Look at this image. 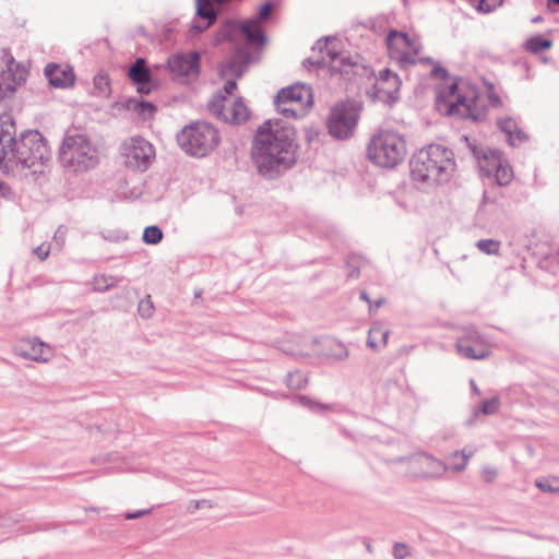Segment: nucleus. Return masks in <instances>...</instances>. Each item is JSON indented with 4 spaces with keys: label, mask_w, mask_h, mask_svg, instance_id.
I'll list each match as a JSON object with an SVG mask.
<instances>
[{
    "label": "nucleus",
    "mask_w": 559,
    "mask_h": 559,
    "mask_svg": "<svg viewBox=\"0 0 559 559\" xmlns=\"http://www.w3.org/2000/svg\"><path fill=\"white\" fill-rule=\"evenodd\" d=\"M503 0H478L476 10L481 13H489L502 4Z\"/></svg>",
    "instance_id": "37"
},
{
    "label": "nucleus",
    "mask_w": 559,
    "mask_h": 559,
    "mask_svg": "<svg viewBox=\"0 0 559 559\" xmlns=\"http://www.w3.org/2000/svg\"><path fill=\"white\" fill-rule=\"evenodd\" d=\"M469 2L476 8L478 0H469Z\"/></svg>",
    "instance_id": "48"
},
{
    "label": "nucleus",
    "mask_w": 559,
    "mask_h": 559,
    "mask_svg": "<svg viewBox=\"0 0 559 559\" xmlns=\"http://www.w3.org/2000/svg\"><path fill=\"white\" fill-rule=\"evenodd\" d=\"M236 26L237 25L235 23H227L226 25H224L219 33L217 34L216 43L229 38L231 32L235 29Z\"/></svg>",
    "instance_id": "39"
},
{
    "label": "nucleus",
    "mask_w": 559,
    "mask_h": 559,
    "mask_svg": "<svg viewBox=\"0 0 559 559\" xmlns=\"http://www.w3.org/2000/svg\"><path fill=\"white\" fill-rule=\"evenodd\" d=\"M550 1L554 2V3L559 4V0H550Z\"/></svg>",
    "instance_id": "49"
},
{
    "label": "nucleus",
    "mask_w": 559,
    "mask_h": 559,
    "mask_svg": "<svg viewBox=\"0 0 559 559\" xmlns=\"http://www.w3.org/2000/svg\"><path fill=\"white\" fill-rule=\"evenodd\" d=\"M389 56L401 67L414 64L420 58L423 45L416 35L392 31L386 36Z\"/></svg>",
    "instance_id": "11"
},
{
    "label": "nucleus",
    "mask_w": 559,
    "mask_h": 559,
    "mask_svg": "<svg viewBox=\"0 0 559 559\" xmlns=\"http://www.w3.org/2000/svg\"><path fill=\"white\" fill-rule=\"evenodd\" d=\"M359 114L360 108L353 102L336 103L326 118L329 133L336 139H348L357 127Z\"/></svg>",
    "instance_id": "10"
},
{
    "label": "nucleus",
    "mask_w": 559,
    "mask_h": 559,
    "mask_svg": "<svg viewBox=\"0 0 559 559\" xmlns=\"http://www.w3.org/2000/svg\"><path fill=\"white\" fill-rule=\"evenodd\" d=\"M500 241L495 239H480L477 241L476 247L486 254L499 255Z\"/></svg>",
    "instance_id": "33"
},
{
    "label": "nucleus",
    "mask_w": 559,
    "mask_h": 559,
    "mask_svg": "<svg viewBox=\"0 0 559 559\" xmlns=\"http://www.w3.org/2000/svg\"><path fill=\"white\" fill-rule=\"evenodd\" d=\"M26 76L27 69L9 50L0 51V103L13 98Z\"/></svg>",
    "instance_id": "12"
},
{
    "label": "nucleus",
    "mask_w": 559,
    "mask_h": 559,
    "mask_svg": "<svg viewBox=\"0 0 559 559\" xmlns=\"http://www.w3.org/2000/svg\"><path fill=\"white\" fill-rule=\"evenodd\" d=\"M163 239V231L157 226H148L143 231V241L148 245H156Z\"/></svg>",
    "instance_id": "35"
},
{
    "label": "nucleus",
    "mask_w": 559,
    "mask_h": 559,
    "mask_svg": "<svg viewBox=\"0 0 559 559\" xmlns=\"http://www.w3.org/2000/svg\"><path fill=\"white\" fill-rule=\"evenodd\" d=\"M115 285V278L109 275H96L92 282L93 289L104 292Z\"/></svg>",
    "instance_id": "36"
},
{
    "label": "nucleus",
    "mask_w": 559,
    "mask_h": 559,
    "mask_svg": "<svg viewBox=\"0 0 559 559\" xmlns=\"http://www.w3.org/2000/svg\"><path fill=\"white\" fill-rule=\"evenodd\" d=\"M34 252L43 261L49 255L50 247L47 243H41L34 250Z\"/></svg>",
    "instance_id": "42"
},
{
    "label": "nucleus",
    "mask_w": 559,
    "mask_h": 559,
    "mask_svg": "<svg viewBox=\"0 0 559 559\" xmlns=\"http://www.w3.org/2000/svg\"><path fill=\"white\" fill-rule=\"evenodd\" d=\"M45 75L55 87L67 88L74 84L75 74L71 66L49 63L45 68Z\"/></svg>",
    "instance_id": "21"
},
{
    "label": "nucleus",
    "mask_w": 559,
    "mask_h": 559,
    "mask_svg": "<svg viewBox=\"0 0 559 559\" xmlns=\"http://www.w3.org/2000/svg\"><path fill=\"white\" fill-rule=\"evenodd\" d=\"M400 85L399 76L389 69H384L380 71L379 78L376 80V95L384 102L394 100L400 91Z\"/></svg>",
    "instance_id": "20"
},
{
    "label": "nucleus",
    "mask_w": 559,
    "mask_h": 559,
    "mask_svg": "<svg viewBox=\"0 0 559 559\" xmlns=\"http://www.w3.org/2000/svg\"><path fill=\"white\" fill-rule=\"evenodd\" d=\"M7 190H8V189H7L5 185L0 180V192H1L2 194H5V191H7Z\"/></svg>",
    "instance_id": "47"
},
{
    "label": "nucleus",
    "mask_w": 559,
    "mask_h": 559,
    "mask_svg": "<svg viewBox=\"0 0 559 559\" xmlns=\"http://www.w3.org/2000/svg\"><path fill=\"white\" fill-rule=\"evenodd\" d=\"M15 122L10 115L0 116V162L4 160L15 141Z\"/></svg>",
    "instance_id": "22"
},
{
    "label": "nucleus",
    "mask_w": 559,
    "mask_h": 559,
    "mask_svg": "<svg viewBox=\"0 0 559 559\" xmlns=\"http://www.w3.org/2000/svg\"><path fill=\"white\" fill-rule=\"evenodd\" d=\"M272 12L271 3H263L259 9V15L255 19L245 20L238 24L240 31L246 36L250 44L255 46H263L266 41V37L262 29L261 22L265 21Z\"/></svg>",
    "instance_id": "17"
},
{
    "label": "nucleus",
    "mask_w": 559,
    "mask_h": 559,
    "mask_svg": "<svg viewBox=\"0 0 559 559\" xmlns=\"http://www.w3.org/2000/svg\"><path fill=\"white\" fill-rule=\"evenodd\" d=\"M300 338H296V345H299Z\"/></svg>",
    "instance_id": "50"
},
{
    "label": "nucleus",
    "mask_w": 559,
    "mask_h": 559,
    "mask_svg": "<svg viewBox=\"0 0 559 559\" xmlns=\"http://www.w3.org/2000/svg\"><path fill=\"white\" fill-rule=\"evenodd\" d=\"M121 156L127 168L143 171L155 158V150L145 139L132 136L122 143Z\"/></svg>",
    "instance_id": "14"
},
{
    "label": "nucleus",
    "mask_w": 559,
    "mask_h": 559,
    "mask_svg": "<svg viewBox=\"0 0 559 559\" xmlns=\"http://www.w3.org/2000/svg\"><path fill=\"white\" fill-rule=\"evenodd\" d=\"M283 349L285 352H288V353L293 354V355H306L307 354L306 350H304L302 348H300L298 346L297 347H293V346H288V345L284 344L283 345Z\"/></svg>",
    "instance_id": "46"
},
{
    "label": "nucleus",
    "mask_w": 559,
    "mask_h": 559,
    "mask_svg": "<svg viewBox=\"0 0 559 559\" xmlns=\"http://www.w3.org/2000/svg\"><path fill=\"white\" fill-rule=\"evenodd\" d=\"M459 354L468 359H483L489 355L487 342L475 330H466L457 340Z\"/></svg>",
    "instance_id": "16"
},
{
    "label": "nucleus",
    "mask_w": 559,
    "mask_h": 559,
    "mask_svg": "<svg viewBox=\"0 0 559 559\" xmlns=\"http://www.w3.org/2000/svg\"><path fill=\"white\" fill-rule=\"evenodd\" d=\"M503 160V157L500 152L489 151L484 153L481 156H478V166L480 170L487 176L491 177L496 171L497 167H499L500 163Z\"/></svg>",
    "instance_id": "24"
},
{
    "label": "nucleus",
    "mask_w": 559,
    "mask_h": 559,
    "mask_svg": "<svg viewBox=\"0 0 559 559\" xmlns=\"http://www.w3.org/2000/svg\"><path fill=\"white\" fill-rule=\"evenodd\" d=\"M319 62L332 72L347 74L358 67L357 60L343 49L342 43L337 39H326L324 44H319Z\"/></svg>",
    "instance_id": "13"
},
{
    "label": "nucleus",
    "mask_w": 559,
    "mask_h": 559,
    "mask_svg": "<svg viewBox=\"0 0 559 559\" xmlns=\"http://www.w3.org/2000/svg\"><path fill=\"white\" fill-rule=\"evenodd\" d=\"M313 104L311 88L304 84H295L282 88L275 98V106L282 115L300 118L307 114Z\"/></svg>",
    "instance_id": "9"
},
{
    "label": "nucleus",
    "mask_w": 559,
    "mask_h": 559,
    "mask_svg": "<svg viewBox=\"0 0 559 559\" xmlns=\"http://www.w3.org/2000/svg\"><path fill=\"white\" fill-rule=\"evenodd\" d=\"M408 468L414 476L433 477L441 475L447 467L440 461L431 456L420 454L409 460Z\"/></svg>",
    "instance_id": "19"
},
{
    "label": "nucleus",
    "mask_w": 559,
    "mask_h": 559,
    "mask_svg": "<svg viewBox=\"0 0 559 559\" xmlns=\"http://www.w3.org/2000/svg\"><path fill=\"white\" fill-rule=\"evenodd\" d=\"M454 168L452 151L435 144L419 150L411 162L414 181L427 187L448 181Z\"/></svg>",
    "instance_id": "3"
},
{
    "label": "nucleus",
    "mask_w": 559,
    "mask_h": 559,
    "mask_svg": "<svg viewBox=\"0 0 559 559\" xmlns=\"http://www.w3.org/2000/svg\"><path fill=\"white\" fill-rule=\"evenodd\" d=\"M246 64L239 57L231 58L219 67V76L225 81V94L217 93L209 103L211 112L226 122L241 123L249 118V109L241 98L233 97L237 80L241 78Z\"/></svg>",
    "instance_id": "2"
},
{
    "label": "nucleus",
    "mask_w": 559,
    "mask_h": 559,
    "mask_svg": "<svg viewBox=\"0 0 559 559\" xmlns=\"http://www.w3.org/2000/svg\"><path fill=\"white\" fill-rule=\"evenodd\" d=\"M551 46V40L543 38L542 36L531 37L525 43V49L533 53H538L543 50L549 49Z\"/></svg>",
    "instance_id": "31"
},
{
    "label": "nucleus",
    "mask_w": 559,
    "mask_h": 559,
    "mask_svg": "<svg viewBox=\"0 0 559 559\" xmlns=\"http://www.w3.org/2000/svg\"><path fill=\"white\" fill-rule=\"evenodd\" d=\"M473 455V451L466 452V450L456 451L448 457V468L454 472L463 471L468 462V459Z\"/></svg>",
    "instance_id": "29"
},
{
    "label": "nucleus",
    "mask_w": 559,
    "mask_h": 559,
    "mask_svg": "<svg viewBox=\"0 0 559 559\" xmlns=\"http://www.w3.org/2000/svg\"><path fill=\"white\" fill-rule=\"evenodd\" d=\"M47 152L43 138L38 132L23 133L14 143L0 167L7 173H14L35 166Z\"/></svg>",
    "instance_id": "5"
},
{
    "label": "nucleus",
    "mask_w": 559,
    "mask_h": 559,
    "mask_svg": "<svg viewBox=\"0 0 559 559\" xmlns=\"http://www.w3.org/2000/svg\"><path fill=\"white\" fill-rule=\"evenodd\" d=\"M497 471L491 467H486L481 471V477L486 483H491L497 477Z\"/></svg>",
    "instance_id": "43"
},
{
    "label": "nucleus",
    "mask_w": 559,
    "mask_h": 559,
    "mask_svg": "<svg viewBox=\"0 0 559 559\" xmlns=\"http://www.w3.org/2000/svg\"><path fill=\"white\" fill-rule=\"evenodd\" d=\"M198 15L207 20L204 25H194L199 32L209 28L216 19V12L213 9L211 0H195Z\"/></svg>",
    "instance_id": "25"
},
{
    "label": "nucleus",
    "mask_w": 559,
    "mask_h": 559,
    "mask_svg": "<svg viewBox=\"0 0 559 559\" xmlns=\"http://www.w3.org/2000/svg\"><path fill=\"white\" fill-rule=\"evenodd\" d=\"M499 407V401L497 399H492L490 401L484 402L481 409L484 414H492Z\"/></svg>",
    "instance_id": "40"
},
{
    "label": "nucleus",
    "mask_w": 559,
    "mask_h": 559,
    "mask_svg": "<svg viewBox=\"0 0 559 559\" xmlns=\"http://www.w3.org/2000/svg\"><path fill=\"white\" fill-rule=\"evenodd\" d=\"M218 130L211 123L198 121L185 127L178 135L180 146L190 155L203 157L219 143Z\"/></svg>",
    "instance_id": "8"
},
{
    "label": "nucleus",
    "mask_w": 559,
    "mask_h": 559,
    "mask_svg": "<svg viewBox=\"0 0 559 559\" xmlns=\"http://www.w3.org/2000/svg\"><path fill=\"white\" fill-rule=\"evenodd\" d=\"M129 78L138 85V92L148 94L152 91L151 72L145 60L140 58L129 70Z\"/></svg>",
    "instance_id": "23"
},
{
    "label": "nucleus",
    "mask_w": 559,
    "mask_h": 559,
    "mask_svg": "<svg viewBox=\"0 0 559 559\" xmlns=\"http://www.w3.org/2000/svg\"><path fill=\"white\" fill-rule=\"evenodd\" d=\"M490 178H493L499 186H506L512 181L513 170L504 158Z\"/></svg>",
    "instance_id": "30"
},
{
    "label": "nucleus",
    "mask_w": 559,
    "mask_h": 559,
    "mask_svg": "<svg viewBox=\"0 0 559 559\" xmlns=\"http://www.w3.org/2000/svg\"><path fill=\"white\" fill-rule=\"evenodd\" d=\"M477 93L465 83H455L440 92L438 107L448 115H457L462 118L477 119Z\"/></svg>",
    "instance_id": "7"
},
{
    "label": "nucleus",
    "mask_w": 559,
    "mask_h": 559,
    "mask_svg": "<svg viewBox=\"0 0 559 559\" xmlns=\"http://www.w3.org/2000/svg\"><path fill=\"white\" fill-rule=\"evenodd\" d=\"M488 98H489L490 104H491L493 107H499V106H501V105H502V100H501V98L496 94V92L493 91L492 85H489V86H488Z\"/></svg>",
    "instance_id": "41"
},
{
    "label": "nucleus",
    "mask_w": 559,
    "mask_h": 559,
    "mask_svg": "<svg viewBox=\"0 0 559 559\" xmlns=\"http://www.w3.org/2000/svg\"><path fill=\"white\" fill-rule=\"evenodd\" d=\"M253 159L259 171L272 175L295 163V131L282 120H267L257 130Z\"/></svg>",
    "instance_id": "1"
},
{
    "label": "nucleus",
    "mask_w": 559,
    "mask_h": 559,
    "mask_svg": "<svg viewBox=\"0 0 559 559\" xmlns=\"http://www.w3.org/2000/svg\"><path fill=\"white\" fill-rule=\"evenodd\" d=\"M500 129L508 135V140L512 145L523 140L524 134L518 128L516 122L511 118L501 119L499 121Z\"/></svg>",
    "instance_id": "28"
},
{
    "label": "nucleus",
    "mask_w": 559,
    "mask_h": 559,
    "mask_svg": "<svg viewBox=\"0 0 559 559\" xmlns=\"http://www.w3.org/2000/svg\"><path fill=\"white\" fill-rule=\"evenodd\" d=\"M60 160L66 168L85 171L98 164V150L83 133H68L60 147Z\"/></svg>",
    "instance_id": "6"
},
{
    "label": "nucleus",
    "mask_w": 559,
    "mask_h": 559,
    "mask_svg": "<svg viewBox=\"0 0 559 559\" xmlns=\"http://www.w3.org/2000/svg\"><path fill=\"white\" fill-rule=\"evenodd\" d=\"M407 154L405 138L394 130H380L367 145L368 159L382 168H393L402 163Z\"/></svg>",
    "instance_id": "4"
},
{
    "label": "nucleus",
    "mask_w": 559,
    "mask_h": 559,
    "mask_svg": "<svg viewBox=\"0 0 559 559\" xmlns=\"http://www.w3.org/2000/svg\"><path fill=\"white\" fill-rule=\"evenodd\" d=\"M537 488L545 492H559V477L558 476H548L535 481Z\"/></svg>",
    "instance_id": "32"
},
{
    "label": "nucleus",
    "mask_w": 559,
    "mask_h": 559,
    "mask_svg": "<svg viewBox=\"0 0 559 559\" xmlns=\"http://www.w3.org/2000/svg\"><path fill=\"white\" fill-rule=\"evenodd\" d=\"M394 556L397 559H403L404 557H406L407 556V547H406V545H403V544L395 545V547H394Z\"/></svg>",
    "instance_id": "44"
},
{
    "label": "nucleus",
    "mask_w": 559,
    "mask_h": 559,
    "mask_svg": "<svg viewBox=\"0 0 559 559\" xmlns=\"http://www.w3.org/2000/svg\"><path fill=\"white\" fill-rule=\"evenodd\" d=\"M128 108L143 120L152 118L156 112V106L144 100H130Z\"/></svg>",
    "instance_id": "27"
},
{
    "label": "nucleus",
    "mask_w": 559,
    "mask_h": 559,
    "mask_svg": "<svg viewBox=\"0 0 559 559\" xmlns=\"http://www.w3.org/2000/svg\"><path fill=\"white\" fill-rule=\"evenodd\" d=\"M171 78L181 83L195 81L201 72V55L198 51L177 52L167 60Z\"/></svg>",
    "instance_id": "15"
},
{
    "label": "nucleus",
    "mask_w": 559,
    "mask_h": 559,
    "mask_svg": "<svg viewBox=\"0 0 559 559\" xmlns=\"http://www.w3.org/2000/svg\"><path fill=\"white\" fill-rule=\"evenodd\" d=\"M94 87L98 95L108 96L110 93V81L108 75L104 73H98L94 76L93 80Z\"/></svg>",
    "instance_id": "34"
},
{
    "label": "nucleus",
    "mask_w": 559,
    "mask_h": 559,
    "mask_svg": "<svg viewBox=\"0 0 559 559\" xmlns=\"http://www.w3.org/2000/svg\"><path fill=\"white\" fill-rule=\"evenodd\" d=\"M360 297H361V299H364L365 301H367V302L369 304V308H370V310H372V309H378V308H379V307L384 302V299H383V298H381V299H379L378 301H376V304H374V306H373V305L370 302V299H369V297H368V295H367V293H366V292H362V293L360 294Z\"/></svg>",
    "instance_id": "45"
},
{
    "label": "nucleus",
    "mask_w": 559,
    "mask_h": 559,
    "mask_svg": "<svg viewBox=\"0 0 559 559\" xmlns=\"http://www.w3.org/2000/svg\"><path fill=\"white\" fill-rule=\"evenodd\" d=\"M389 330L381 324H373L368 334V345L373 349L382 348L386 345Z\"/></svg>",
    "instance_id": "26"
},
{
    "label": "nucleus",
    "mask_w": 559,
    "mask_h": 559,
    "mask_svg": "<svg viewBox=\"0 0 559 559\" xmlns=\"http://www.w3.org/2000/svg\"><path fill=\"white\" fill-rule=\"evenodd\" d=\"M15 352L19 356L34 361H47L52 356L49 345L37 338H23L16 346Z\"/></svg>",
    "instance_id": "18"
},
{
    "label": "nucleus",
    "mask_w": 559,
    "mask_h": 559,
    "mask_svg": "<svg viewBox=\"0 0 559 559\" xmlns=\"http://www.w3.org/2000/svg\"><path fill=\"white\" fill-rule=\"evenodd\" d=\"M139 312L143 318H150L153 314L154 305L150 295L140 301Z\"/></svg>",
    "instance_id": "38"
}]
</instances>
